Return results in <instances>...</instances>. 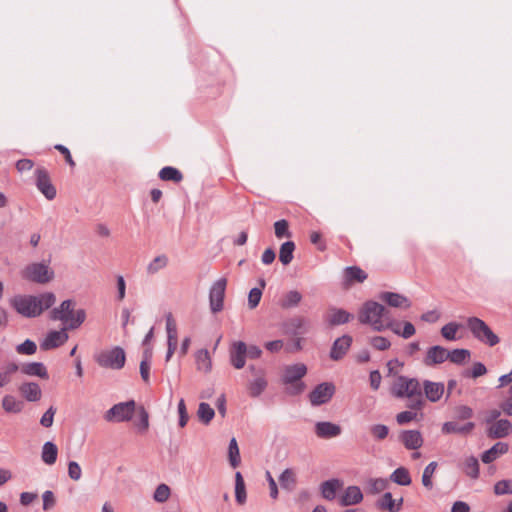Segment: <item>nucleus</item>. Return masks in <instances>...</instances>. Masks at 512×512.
Instances as JSON below:
<instances>
[{"label":"nucleus","instance_id":"bb28decb","mask_svg":"<svg viewBox=\"0 0 512 512\" xmlns=\"http://www.w3.org/2000/svg\"><path fill=\"white\" fill-rule=\"evenodd\" d=\"M343 486V482L339 479L333 478L327 481H324L320 485L321 495L326 500H334L336 497V493Z\"/></svg>","mask_w":512,"mask_h":512},{"label":"nucleus","instance_id":"4d7b16f0","mask_svg":"<svg viewBox=\"0 0 512 512\" xmlns=\"http://www.w3.org/2000/svg\"><path fill=\"white\" fill-rule=\"evenodd\" d=\"M417 411L418 410H411V409H409V410H406V411L398 413L397 416H396L397 423L399 425L408 424L409 422H411L414 419H416Z\"/></svg>","mask_w":512,"mask_h":512},{"label":"nucleus","instance_id":"f8f14e48","mask_svg":"<svg viewBox=\"0 0 512 512\" xmlns=\"http://www.w3.org/2000/svg\"><path fill=\"white\" fill-rule=\"evenodd\" d=\"M66 329L67 328H62L60 331H50L40 343V348L43 351H48L62 346L69 338Z\"/></svg>","mask_w":512,"mask_h":512},{"label":"nucleus","instance_id":"423d86ee","mask_svg":"<svg viewBox=\"0 0 512 512\" xmlns=\"http://www.w3.org/2000/svg\"><path fill=\"white\" fill-rule=\"evenodd\" d=\"M95 360L100 367L119 370L124 367L126 356L124 350L116 346L111 350L100 352Z\"/></svg>","mask_w":512,"mask_h":512},{"label":"nucleus","instance_id":"4c0bfd02","mask_svg":"<svg viewBox=\"0 0 512 512\" xmlns=\"http://www.w3.org/2000/svg\"><path fill=\"white\" fill-rule=\"evenodd\" d=\"M302 300V295L297 290L287 292L281 299L280 305L284 309L296 307Z\"/></svg>","mask_w":512,"mask_h":512},{"label":"nucleus","instance_id":"69168bd1","mask_svg":"<svg viewBox=\"0 0 512 512\" xmlns=\"http://www.w3.org/2000/svg\"><path fill=\"white\" fill-rule=\"evenodd\" d=\"M487 373V369L485 365L481 362H476L473 364L472 369L470 372H467L466 376L472 377V378H478L480 376H483Z\"/></svg>","mask_w":512,"mask_h":512},{"label":"nucleus","instance_id":"c03bdc74","mask_svg":"<svg viewBox=\"0 0 512 512\" xmlns=\"http://www.w3.org/2000/svg\"><path fill=\"white\" fill-rule=\"evenodd\" d=\"M197 415L200 421L207 425L214 418L215 411L208 403L201 402L198 407Z\"/></svg>","mask_w":512,"mask_h":512},{"label":"nucleus","instance_id":"aec40b11","mask_svg":"<svg viewBox=\"0 0 512 512\" xmlns=\"http://www.w3.org/2000/svg\"><path fill=\"white\" fill-rule=\"evenodd\" d=\"M342 430L338 424L328 421H320L315 424V434L321 439H329L337 437Z\"/></svg>","mask_w":512,"mask_h":512},{"label":"nucleus","instance_id":"ddd939ff","mask_svg":"<svg viewBox=\"0 0 512 512\" xmlns=\"http://www.w3.org/2000/svg\"><path fill=\"white\" fill-rule=\"evenodd\" d=\"M249 369L255 376V378L249 383V394L252 397H258L267 387L265 372L262 368H257L254 365H251Z\"/></svg>","mask_w":512,"mask_h":512},{"label":"nucleus","instance_id":"ea45409f","mask_svg":"<svg viewBox=\"0 0 512 512\" xmlns=\"http://www.w3.org/2000/svg\"><path fill=\"white\" fill-rule=\"evenodd\" d=\"M391 481L401 486H408L411 484V477L408 470L404 467H399L393 471L390 476Z\"/></svg>","mask_w":512,"mask_h":512},{"label":"nucleus","instance_id":"20e7f679","mask_svg":"<svg viewBox=\"0 0 512 512\" xmlns=\"http://www.w3.org/2000/svg\"><path fill=\"white\" fill-rule=\"evenodd\" d=\"M307 367L303 363L289 365L283 374V383L287 385V393L297 395L303 392L305 384L301 379L306 375Z\"/></svg>","mask_w":512,"mask_h":512},{"label":"nucleus","instance_id":"473e14b6","mask_svg":"<svg viewBox=\"0 0 512 512\" xmlns=\"http://www.w3.org/2000/svg\"><path fill=\"white\" fill-rule=\"evenodd\" d=\"M2 408L7 413H20L24 408V402L16 399L12 395H5L2 399Z\"/></svg>","mask_w":512,"mask_h":512},{"label":"nucleus","instance_id":"774afa93","mask_svg":"<svg viewBox=\"0 0 512 512\" xmlns=\"http://www.w3.org/2000/svg\"><path fill=\"white\" fill-rule=\"evenodd\" d=\"M178 413H179V426L184 427L188 422V413L185 405L184 399H180L178 403Z\"/></svg>","mask_w":512,"mask_h":512},{"label":"nucleus","instance_id":"1a4fd4ad","mask_svg":"<svg viewBox=\"0 0 512 512\" xmlns=\"http://www.w3.org/2000/svg\"><path fill=\"white\" fill-rule=\"evenodd\" d=\"M226 286L227 279L219 278L210 288L209 303L213 313H218L223 309Z\"/></svg>","mask_w":512,"mask_h":512},{"label":"nucleus","instance_id":"37998d69","mask_svg":"<svg viewBox=\"0 0 512 512\" xmlns=\"http://www.w3.org/2000/svg\"><path fill=\"white\" fill-rule=\"evenodd\" d=\"M306 326L307 321L303 317H294L286 323L288 332L292 334L304 333Z\"/></svg>","mask_w":512,"mask_h":512},{"label":"nucleus","instance_id":"39448f33","mask_svg":"<svg viewBox=\"0 0 512 512\" xmlns=\"http://www.w3.org/2000/svg\"><path fill=\"white\" fill-rule=\"evenodd\" d=\"M467 327L473 337L481 343L493 347L500 342L499 337L492 331V329L478 317H469L467 319Z\"/></svg>","mask_w":512,"mask_h":512},{"label":"nucleus","instance_id":"8fccbe9b","mask_svg":"<svg viewBox=\"0 0 512 512\" xmlns=\"http://www.w3.org/2000/svg\"><path fill=\"white\" fill-rule=\"evenodd\" d=\"M369 492L372 494H377L384 491L388 486V481L384 478H371L367 482Z\"/></svg>","mask_w":512,"mask_h":512},{"label":"nucleus","instance_id":"4468645a","mask_svg":"<svg viewBox=\"0 0 512 512\" xmlns=\"http://www.w3.org/2000/svg\"><path fill=\"white\" fill-rule=\"evenodd\" d=\"M512 431V423L507 419H499L491 423L486 429V435L490 439L507 437Z\"/></svg>","mask_w":512,"mask_h":512},{"label":"nucleus","instance_id":"2eb2a0df","mask_svg":"<svg viewBox=\"0 0 512 512\" xmlns=\"http://www.w3.org/2000/svg\"><path fill=\"white\" fill-rule=\"evenodd\" d=\"M448 357V350L442 346L436 345L427 350L423 363L424 365L431 367L445 362L448 360Z\"/></svg>","mask_w":512,"mask_h":512},{"label":"nucleus","instance_id":"58836bf2","mask_svg":"<svg viewBox=\"0 0 512 512\" xmlns=\"http://www.w3.org/2000/svg\"><path fill=\"white\" fill-rule=\"evenodd\" d=\"M279 483L283 489L293 490L296 485V476L292 469H285L279 476Z\"/></svg>","mask_w":512,"mask_h":512},{"label":"nucleus","instance_id":"0e129e2a","mask_svg":"<svg viewBox=\"0 0 512 512\" xmlns=\"http://www.w3.org/2000/svg\"><path fill=\"white\" fill-rule=\"evenodd\" d=\"M43 499V510L48 511L52 509L56 504V499L54 493L50 490H47L42 495Z\"/></svg>","mask_w":512,"mask_h":512},{"label":"nucleus","instance_id":"e433bc0d","mask_svg":"<svg viewBox=\"0 0 512 512\" xmlns=\"http://www.w3.org/2000/svg\"><path fill=\"white\" fill-rule=\"evenodd\" d=\"M159 178L163 181H173L175 183H179L182 181L183 175L178 169L172 166H166L160 170Z\"/></svg>","mask_w":512,"mask_h":512},{"label":"nucleus","instance_id":"412c9836","mask_svg":"<svg viewBox=\"0 0 512 512\" xmlns=\"http://www.w3.org/2000/svg\"><path fill=\"white\" fill-rule=\"evenodd\" d=\"M353 319V315L344 309L330 307L326 316V321L331 326L342 325Z\"/></svg>","mask_w":512,"mask_h":512},{"label":"nucleus","instance_id":"a19ab883","mask_svg":"<svg viewBox=\"0 0 512 512\" xmlns=\"http://www.w3.org/2000/svg\"><path fill=\"white\" fill-rule=\"evenodd\" d=\"M463 470L467 476L477 479L479 476V461L474 456H469L464 460Z\"/></svg>","mask_w":512,"mask_h":512},{"label":"nucleus","instance_id":"9d476101","mask_svg":"<svg viewBox=\"0 0 512 512\" xmlns=\"http://www.w3.org/2000/svg\"><path fill=\"white\" fill-rule=\"evenodd\" d=\"M335 393V385L331 382L318 384L309 394L310 403L313 406L325 404L331 400Z\"/></svg>","mask_w":512,"mask_h":512},{"label":"nucleus","instance_id":"6ab92c4d","mask_svg":"<svg viewBox=\"0 0 512 512\" xmlns=\"http://www.w3.org/2000/svg\"><path fill=\"white\" fill-rule=\"evenodd\" d=\"M352 344V337L349 335H343L337 338L331 348L330 358L338 361L344 357Z\"/></svg>","mask_w":512,"mask_h":512},{"label":"nucleus","instance_id":"680f3d73","mask_svg":"<svg viewBox=\"0 0 512 512\" xmlns=\"http://www.w3.org/2000/svg\"><path fill=\"white\" fill-rule=\"evenodd\" d=\"M510 485H511L510 480H500V481L496 482L494 485V493L496 495L512 494Z\"/></svg>","mask_w":512,"mask_h":512},{"label":"nucleus","instance_id":"5fc2aeb1","mask_svg":"<svg viewBox=\"0 0 512 512\" xmlns=\"http://www.w3.org/2000/svg\"><path fill=\"white\" fill-rule=\"evenodd\" d=\"M86 318V312L83 309H79L76 312L73 311L71 318L67 322L68 329L78 328Z\"/></svg>","mask_w":512,"mask_h":512},{"label":"nucleus","instance_id":"de8ad7c7","mask_svg":"<svg viewBox=\"0 0 512 512\" xmlns=\"http://www.w3.org/2000/svg\"><path fill=\"white\" fill-rule=\"evenodd\" d=\"M403 499H400L399 505H395V502L392 498V494L390 492H386L381 501L379 502L380 509L388 510L390 512H397L400 510V505L402 503Z\"/></svg>","mask_w":512,"mask_h":512},{"label":"nucleus","instance_id":"864d4df0","mask_svg":"<svg viewBox=\"0 0 512 512\" xmlns=\"http://www.w3.org/2000/svg\"><path fill=\"white\" fill-rule=\"evenodd\" d=\"M171 494V490L166 484H159L154 491L153 499L158 503L166 502Z\"/></svg>","mask_w":512,"mask_h":512},{"label":"nucleus","instance_id":"13d9d810","mask_svg":"<svg viewBox=\"0 0 512 512\" xmlns=\"http://www.w3.org/2000/svg\"><path fill=\"white\" fill-rule=\"evenodd\" d=\"M370 345L379 351H384L389 349L391 346L390 341L382 336H375L370 339Z\"/></svg>","mask_w":512,"mask_h":512},{"label":"nucleus","instance_id":"7ed1b4c3","mask_svg":"<svg viewBox=\"0 0 512 512\" xmlns=\"http://www.w3.org/2000/svg\"><path fill=\"white\" fill-rule=\"evenodd\" d=\"M389 311L382 304L375 301H367L359 312V321L362 324L371 325L375 331L385 330L384 323L388 318Z\"/></svg>","mask_w":512,"mask_h":512},{"label":"nucleus","instance_id":"a18cd8bd","mask_svg":"<svg viewBox=\"0 0 512 512\" xmlns=\"http://www.w3.org/2000/svg\"><path fill=\"white\" fill-rule=\"evenodd\" d=\"M228 458H229L230 465L233 468H236L240 465V462H241L240 452H239V447H238V444H237V441L235 438H232L229 442Z\"/></svg>","mask_w":512,"mask_h":512},{"label":"nucleus","instance_id":"dca6fc26","mask_svg":"<svg viewBox=\"0 0 512 512\" xmlns=\"http://www.w3.org/2000/svg\"><path fill=\"white\" fill-rule=\"evenodd\" d=\"M379 299L394 308L409 309L412 305L406 296L396 292H382L379 294Z\"/></svg>","mask_w":512,"mask_h":512},{"label":"nucleus","instance_id":"a211bd4d","mask_svg":"<svg viewBox=\"0 0 512 512\" xmlns=\"http://www.w3.org/2000/svg\"><path fill=\"white\" fill-rule=\"evenodd\" d=\"M399 440L408 450H417L423 445V437L418 430H404L399 435Z\"/></svg>","mask_w":512,"mask_h":512},{"label":"nucleus","instance_id":"6e6d98bb","mask_svg":"<svg viewBox=\"0 0 512 512\" xmlns=\"http://www.w3.org/2000/svg\"><path fill=\"white\" fill-rule=\"evenodd\" d=\"M37 351V345L34 341L27 339L16 346V352L21 355H33Z\"/></svg>","mask_w":512,"mask_h":512},{"label":"nucleus","instance_id":"72a5a7b5","mask_svg":"<svg viewBox=\"0 0 512 512\" xmlns=\"http://www.w3.org/2000/svg\"><path fill=\"white\" fill-rule=\"evenodd\" d=\"M167 345L177 346V325L171 313L166 314Z\"/></svg>","mask_w":512,"mask_h":512},{"label":"nucleus","instance_id":"3c124183","mask_svg":"<svg viewBox=\"0 0 512 512\" xmlns=\"http://www.w3.org/2000/svg\"><path fill=\"white\" fill-rule=\"evenodd\" d=\"M460 325L456 322H449L441 328V335L443 338L449 341H454L457 339L456 333L459 329Z\"/></svg>","mask_w":512,"mask_h":512},{"label":"nucleus","instance_id":"c756f323","mask_svg":"<svg viewBox=\"0 0 512 512\" xmlns=\"http://www.w3.org/2000/svg\"><path fill=\"white\" fill-rule=\"evenodd\" d=\"M344 274H345V281L348 284H351L354 282L362 283L368 277L367 273L358 266L347 267L344 271Z\"/></svg>","mask_w":512,"mask_h":512},{"label":"nucleus","instance_id":"338daca9","mask_svg":"<svg viewBox=\"0 0 512 512\" xmlns=\"http://www.w3.org/2000/svg\"><path fill=\"white\" fill-rule=\"evenodd\" d=\"M56 409L51 406L41 417L40 424L46 428L51 427L54 420Z\"/></svg>","mask_w":512,"mask_h":512},{"label":"nucleus","instance_id":"09e8293b","mask_svg":"<svg viewBox=\"0 0 512 512\" xmlns=\"http://www.w3.org/2000/svg\"><path fill=\"white\" fill-rule=\"evenodd\" d=\"M437 468V462H430L424 469L422 475V484L427 489L433 488L432 476Z\"/></svg>","mask_w":512,"mask_h":512},{"label":"nucleus","instance_id":"bf43d9fd","mask_svg":"<svg viewBox=\"0 0 512 512\" xmlns=\"http://www.w3.org/2000/svg\"><path fill=\"white\" fill-rule=\"evenodd\" d=\"M262 297V290L260 288H252L248 295V306L250 309H254L258 306Z\"/></svg>","mask_w":512,"mask_h":512},{"label":"nucleus","instance_id":"cd10ccee","mask_svg":"<svg viewBox=\"0 0 512 512\" xmlns=\"http://www.w3.org/2000/svg\"><path fill=\"white\" fill-rule=\"evenodd\" d=\"M475 427L473 422H468L464 425H460L455 421H448L442 425V432L444 434H461L468 435L470 434Z\"/></svg>","mask_w":512,"mask_h":512},{"label":"nucleus","instance_id":"f03ea898","mask_svg":"<svg viewBox=\"0 0 512 512\" xmlns=\"http://www.w3.org/2000/svg\"><path fill=\"white\" fill-rule=\"evenodd\" d=\"M391 394L396 398H407V408L421 410L425 404L422 387L418 379L400 375L391 387Z\"/></svg>","mask_w":512,"mask_h":512},{"label":"nucleus","instance_id":"f704fd0d","mask_svg":"<svg viewBox=\"0 0 512 512\" xmlns=\"http://www.w3.org/2000/svg\"><path fill=\"white\" fill-rule=\"evenodd\" d=\"M235 498L239 505L245 504L247 499L245 482L240 472L235 474Z\"/></svg>","mask_w":512,"mask_h":512},{"label":"nucleus","instance_id":"c85d7f7f","mask_svg":"<svg viewBox=\"0 0 512 512\" xmlns=\"http://www.w3.org/2000/svg\"><path fill=\"white\" fill-rule=\"evenodd\" d=\"M21 372L28 376H37L41 379H48L49 374L45 365L41 362H30L22 365Z\"/></svg>","mask_w":512,"mask_h":512},{"label":"nucleus","instance_id":"c9c22d12","mask_svg":"<svg viewBox=\"0 0 512 512\" xmlns=\"http://www.w3.org/2000/svg\"><path fill=\"white\" fill-rule=\"evenodd\" d=\"M295 243L293 241L284 242L279 251V260L283 265H288L293 260Z\"/></svg>","mask_w":512,"mask_h":512},{"label":"nucleus","instance_id":"6e6552de","mask_svg":"<svg viewBox=\"0 0 512 512\" xmlns=\"http://www.w3.org/2000/svg\"><path fill=\"white\" fill-rule=\"evenodd\" d=\"M53 277V270L45 263H32L24 270V278L40 284L50 282Z\"/></svg>","mask_w":512,"mask_h":512},{"label":"nucleus","instance_id":"e2e57ef3","mask_svg":"<svg viewBox=\"0 0 512 512\" xmlns=\"http://www.w3.org/2000/svg\"><path fill=\"white\" fill-rule=\"evenodd\" d=\"M68 475L74 481L80 480L82 476V470L76 461H70L68 463Z\"/></svg>","mask_w":512,"mask_h":512},{"label":"nucleus","instance_id":"2f4dec72","mask_svg":"<svg viewBox=\"0 0 512 512\" xmlns=\"http://www.w3.org/2000/svg\"><path fill=\"white\" fill-rule=\"evenodd\" d=\"M58 448L50 441L44 443L42 447L41 458L42 461L47 465H53L57 460Z\"/></svg>","mask_w":512,"mask_h":512},{"label":"nucleus","instance_id":"49530a36","mask_svg":"<svg viewBox=\"0 0 512 512\" xmlns=\"http://www.w3.org/2000/svg\"><path fill=\"white\" fill-rule=\"evenodd\" d=\"M168 265V257L164 254L155 257L147 265V273L150 275L156 274L161 269H164Z\"/></svg>","mask_w":512,"mask_h":512},{"label":"nucleus","instance_id":"4be33fe9","mask_svg":"<svg viewBox=\"0 0 512 512\" xmlns=\"http://www.w3.org/2000/svg\"><path fill=\"white\" fill-rule=\"evenodd\" d=\"M509 446L505 442H497L490 449L484 451L481 455V460L484 464L492 463L502 455L506 454Z\"/></svg>","mask_w":512,"mask_h":512},{"label":"nucleus","instance_id":"5701e85b","mask_svg":"<svg viewBox=\"0 0 512 512\" xmlns=\"http://www.w3.org/2000/svg\"><path fill=\"white\" fill-rule=\"evenodd\" d=\"M20 394L29 402H36L41 399L42 391L36 382H24L18 388Z\"/></svg>","mask_w":512,"mask_h":512},{"label":"nucleus","instance_id":"052dcab7","mask_svg":"<svg viewBox=\"0 0 512 512\" xmlns=\"http://www.w3.org/2000/svg\"><path fill=\"white\" fill-rule=\"evenodd\" d=\"M371 434L377 440H383L388 436L389 428L383 424H376L370 428Z\"/></svg>","mask_w":512,"mask_h":512},{"label":"nucleus","instance_id":"9b49d317","mask_svg":"<svg viewBox=\"0 0 512 512\" xmlns=\"http://www.w3.org/2000/svg\"><path fill=\"white\" fill-rule=\"evenodd\" d=\"M36 186L38 190L48 199L53 200L56 197V188L51 183L49 174L45 168H37L35 171Z\"/></svg>","mask_w":512,"mask_h":512},{"label":"nucleus","instance_id":"b1692460","mask_svg":"<svg viewBox=\"0 0 512 512\" xmlns=\"http://www.w3.org/2000/svg\"><path fill=\"white\" fill-rule=\"evenodd\" d=\"M423 390L426 398L431 402H437L441 399L444 394V384L441 382H432L425 380L423 382Z\"/></svg>","mask_w":512,"mask_h":512},{"label":"nucleus","instance_id":"f3484780","mask_svg":"<svg viewBox=\"0 0 512 512\" xmlns=\"http://www.w3.org/2000/svg\"><path fill=\"white\" fill-rule=\"evenodd\" d=\"M247 346L244 342H234L230 349V362L236 369H242L246 363Z\"/></svg>","mask_w":512,"mask_h":512},{"label":"nucleus","instance_id":"0eeeda50","mask_svg":"<svg viewBox=\"0 0 512 512\" xmlns=\"http://www.w3.org/2000/svg\"><path fill=\"white\" fill-rule=\"evenodd\" d=\"M135 407L136 404L134 400L115 404L105 413L104 418L108 422L129 421L134 414Z\"/></svg>","mask_w":512,"mask_h":512},{"label":"nucleus","instance_id":"a878e982","mask_svg":"<svg viewBox=\"0 0 512 512\" xmlns=\"http://www.w3.org/2000/svg\"><path fill=\"white\" fill-rule=\"evenodd\" d=\"M363 500V494L358 486H348L339 503L341 506H351L360 503Z\"/></svg>","mask_w":512,"mask_h":512},{"label":"nucleus","instance_id":"79ce46f5","mask_svg":"<svg viewBox=\"0 0 512 512\" xmlns=\"http://www.w3.org/2000/svg\"><path fill=\"white\" fill-rule=\"evenodd\" d=\"M448 354V360L457 365L465 363L471 357V352L468 349L464 348L448 351Z\"/></svg>","mask_w":512,"mask_h":512},{"label":"nucleus","instance_id":"393cba45","mask_svg":"<svg viewBox=\"0 0 512 512\" xmlns=\"http://www.w3.org/2000/svg\"><path fill=\"white\" fill-rule=\"evenodd\" d=\"M73 313V302L71 300H64L59 307L54 308L50 312L52 320H60L67 323Z\"/></svg>","mask_w":512,"mask_h":512},{"label":"nucleus","instance_id":"603ef678","mask_svg":"<svg viewBox=\"0 0 512 512\" xmlns=\"http://www.w3.org/2000/svg\"><path fill=\"white\" fill-rule=\"evenodd\" d=\"M274 232L275 236L278 239L284 237H291V232L289 231L288 221L285 219L278 220L274 223Z\"/></svg>","mask_w":512,"mask_h":512},{"label":"nucleus","instance_id":"f257e3e1","mask_svg":"<svg viewBox=\"0 0 512 512\" xmlns=\"http://www.w3.org/2000/svg\"><path fill=\"white\" fill-rule=\"evenodd\" d=\"M56 301L52 292L39 295H16L10 300L11 307L26 318H35L51 308Z\"/></svg>","mask_w":512,"mask_h":512},{"label":"nucleus","instance_id":"7c9ffc66","mask_svg":"<svg viewBox=\"0 0 512 512\" xmlns=\"http://www.w3.org/2000/svg\"><path fill=\"white\" fill-rule=\"evenodd\" d=\"M196 366L199 371L210 372L212 361L207 349H200L195 354Z\"/></svg>","mask_w":512,"mask_h":512}]
</instances>
